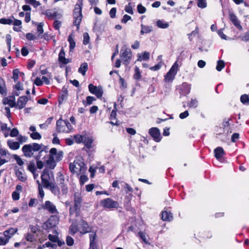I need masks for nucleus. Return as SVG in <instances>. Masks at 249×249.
Listing matches in <instances>:
<instances>
[{
    "mask_svg": "<svg viewBox=\"0 0 249 249\" xmlns=\"http://www.w3.org/2000/svg\"><path fill=\"white\" fill-rule=\"evenodd\" d=\"M37 200L35 198H31L29 202V206L30 207H32L34 206H35L37 204Z\"/></svg>",
    "mask_w": 249,
    "mask_h": 249,
    "instance_id": "obj_57",
    "label": "nucleus"
},
{
    "mask_svg": "<svg viewBox=\"0 0 249 249\" xmlns=\"http://www.w3.org/2000/svg\"><path fill=\"white\" fill-rule=\"evenodd\" d=\"M240 101L243 104L249 105V96L247 94L242 95Z\"/></svg>",
    "mask_w": 249,
    "mask_h": 249,
    "instance_id": "obj_38",
    "label": "nucleus"
},
{
    "mask_svg": "<svg viewBox=\"0 0 249 249\" xmlns=\"http://www.w3.org/2000/svg\"><path fill=\"white\" fill-rule=\"evenodd\" d=\"M149 133L156 142L161 141V136L160 130L157 127H152L149 130Z\"/></svg>",
    "mask_w": 249,
    "mask_h": 249,
    "instance_id": "obj_9",
    "label": "nucleus"
},
{
    "mask_svg": "<svg viewBox=\"0 0 249 249\" xmlns=\"http://www.w3.org/2000/svg\"><path fill=\"white\" fill-rule=\"evenodd\" d=\"M61 192L63 195H66L68 192V188L65 184L60 185Z\"/></svg>",
    "mask_w": 249,
    "mask_h": 249,
    "instance_id": "obj_54",
    "label": "nucleus"
},
{
    "mask_svg": "<svg viewBox=\"0 0 249 249\" xmlns=\"http://www.w3.org/2000/svg\"><path fill=\"white\" fill-rule=\"evenodd\" d=\"M197 6L200 8H204L207 7L206 0H197Z\"/></svg>",
    "mask_w": 249,
    "mask_h": 249,
    "instance_id": "obj_42",
    "label": "nucleus"
},
{
    "mask_svg": "<svg viewBox=\"0 0 249 249\" xmlns=\"http://www.w3.org/2000/svg\"><path fill=\"white\" fill-rule=\"evenodd\" d=\"M31 232L33 233H37L39 231L38 227L37 226H30Z\"/></svg>",
    "mask_w": 249,
    "mask_h": 249,
    "instance_id": "obj_58",
    "label": "nucleus"
},
{
    "mask_svg": "<svg viewBox=\"0 0 249 249\" xmlns=\"http://www.w3.org/2000/svg\"><path fill=\"white\" fill-rule=\"evenodd\" d=\"M95 100L94 97L89 96L87 97L86 100L83 101V104L85 106L90 105L92 103L93 101Z\"/></svg>",
    "mask_w": 249,
    "mask_h": 249,
    "instance_id": "obj_31",
    "label": "nucleus"
},
{
    "mask_svg": "<svg viewBox=\"0 0 249 249\" xmlns=\"http://www.w3.org/2000/svg\"><path fill=\"white\" fill-rule=\"evenodd\" d=\"M0 23L2 24L11 25L13 24V20L9 18H2L0 19Z\"/></svg>",
    "mask_w": 249,
    "mask_h": 249,
    "instance_id": "obj_45",
    "label": "nucleus"
},
{
    "mask_svg": "<svg viewBox=\"0 0 249 249\" xmlns=\"http://www.w3.org/2000/svg\"><path fill=\"white\" fill-rule=\"evenodd\" d=\"M30 136L33 140H40L41 138V135L37 132H32L30 134Z\"/></svg>",
    "mask_w": 249,
    "mask_h": 249,
    "instance_id": "obj_44",
    "label": "nucleus"
},
{
    "mask_svg": "<svg viewBox=\"0 0 249 249\" xmlns=\"http://www.w3.org/2000/svg\"><path fill=\"white\" fill-rule=\"evenodd\" d=\"M28 100V98L25 96H20L17 102V106L18 107L19 109H21L24 107L27 101Z\"/></svg>",
    "mask_w": 249,
    "mask_h": 249,
    "instance_id": "obj_16",
    "label": "nucleus"
},
{
    "mask_svg": "<svg viewBox=\"0 0 249 249\" xmlns=\"http://www.w3.org/2000/svg\"><path fill=\"white\" fill-rule=\"evenodd\" d=\"M214 156L216 159L219 160L225 154L223 149L221 147H218L214 150Z\"/></svg>",
    "mask_w": 249,
    "mask_h": 249,
    "instance_id": "obj_23",
    "label": "nucleus"
},
{
    "mask_svg": "<svg viewBox=\"0 0 249 249\" xmlns=\"http://www.w3.org/2000/svg\"><path fill=\"white\" fill-rule=\"evenodd\" d=\"M25 239L27 241L33 242L35 240V237L33 234L28 233L25 236Z\"/></svg>",
    "mask_w": 249,
    "mask_h": 249,
    "instance_id": "obj_52",
    "label": "nucleus"
},
{
    "mask_svg": "<svg viewBox=\"0 0 249 249\" xmlns=\"http://www.w3.org/2000/svg\"><path fill=\"white\" fill-rule=\"evenodd\" d=\"M89 42V36L88 33H84L83 34V44H88Z\"/></svg>",
    "mask_w": 249,
    "mask_h": 249,
    "instance_id": "obj_46",
    "label": "nucleus"
},
{
    "mask_svg": "<svg viewBox=\"0 0 249 249\" xmlns=\"http://www.w3.org/2000/svg\"><path fill=\"white\" fill-rule=\"evenodd\" d=\"M53 194L55 196H59L60 194L59 188L54 182H53L51 185H49V188Z\"/></svg>",
    "mask_w": 249,
    "mask_h": 249,
    "instance_id": "obj_21",
    "label": "nucleus"
},
{
    "mask_svg": "<svg viewBox=\"0 0 249 249\" xmlns=\"http://www.w3.org/2000/svg\"><path fill=\"white\" fill-rule=\"evenodd\" d=\"M53 138L52 141V142L53 144H59L60 143V140L58 139V138L57 137V135L56 133H53Z\"/></svg>",
    "mask_w": 249,
    "mask_h": 249,
    "instance_id": "obj_61",
    "label": "nucleus"
},
{
    "mask_svg": "<svg viewBox=\"0 0 249 249\" xmlns=\"http://www.w3.org/2000/svg\"><path fill=\"white\" fill-rule=\"evenodd\" d=\"M78 231V227L75 224H71L70 227L69 229V232L71 234L73 235L75 234Z\"/></svg>",
    "mask_w": 249,
    "mask_h": 249,
    "instance_id": "obj_32",
    "label": "nucleus"
},
{
    "mask_svg": "<svg viewBox=\"0 0 249 249\" xmlns=\"http://www.w3.org/2000/svg\"><path fill=\"white\" fill-rule=\"evenodd\" d=\"M156 24L158 27L162 29L167 28L169 26L167 22L161 20H158Z\"/></svg>",
    "mask_w": 249,
    "mask_h": 249,
    "instance_id": "obj_29",
    "label": "nucleus"
},
{
    "mask_svg": "<svg viewBox=\"0 0 249 249\" xmlns=\"http://www.w3.org/2000/svg\"><path fill=\"white\" fill-rule=\"evenodd\" d=\"M63 152L57 151L55 148H52L50 150L48 159L46 163L50 169H53L56 166V162L61 160L63 157Z\"/></svg>",
    "mask_w": 249,
    "mask_h": 249,
    "instance_id": "obj_1",
    "label": "nucleus"
},
{
    "mask_svg": "<svg viewBox=\"0 0 249 249\" xmlns=\"http://www.w3.org/2000/svg\"><path fill=\"white\" fill-rule=\"evenodd\" d=\"M19 71L18 69H15L13 71V79L16 81L18 78Z\"/></svg>",
    "mask_w": 249,
    "mask_h": 249,
    "instance_id": "obj_49",
    "label": "nucleus"
},
{
    "mask_svg": "<svg viewBox=\"0 0 249 249\" xmlns=\"http://www.w3.org/2000/svg\"><path fill=\"white\" fill-rule=\"evenodd\" d=\"M43 146L42 144H38L37 143H33L31 144V146L33 151H39Z\"/></svg>",
    "mask_w": 249,
    "mask_h": 249,
    "instance_id": "obj_39",
    "label": "nucleus"
},
{
    "mask_svg": "<svg viewBox=\"0 0 249 249\" xmlns=\"http://www.w3.org/2000/svg\"><path fill=\"white\" fill-rule=\"evenodd\" d=\"M17 140L18 141L19 143H22L27 142L28 137L25 136L19 135Z\"/></svg>",
    "mask_w": 249,
    "mask_h": 249,
    "instance_id": "obj_50",
    "label": "nucleus"
},
{
    "mask_svg": "<svg viewBox=\"0 0 249 249\" xmlns=\"http://www.w3.org/2000/svg\"><path fill=\"white\" fill-rule=\"evenodd\" d=\"M45 15L49 18H56L57 17V14L56 12H53L51 10H47L45 12Z\"/></svg>",
    "mask_w": 249,
    "mask_h": 249,
    "instance_id": "obj_34",
    "label": "nucleus"
},
{
    "mask_svg": "<svg viewBox=\"0 0 249 249\" xmlns=\"http://www.w3.org/2000/svg\"><path fill=\"white\" fill-rule=\"evenodd\" d=\"M69 168L71 173L77 175L84 173L87 170L86 164L84 163L83 159L80 158H76L73 162L71 163Z\"/></svg>",
    "mask_w": 249,
    "mask_h": 249,
    "instance_id": "obj_2",
    "label": "nucleus"
},
{
    "mask_svg": "<svg viewBox=\"0 0 249 249\" xmlns=\"http://www.w3.org/2000/svg\"><path fill=\"white\" fill-rule=\"evenodd\" d=\"M41 179L43 187L49 188V185L54 182V177L53 172L44 170L41 176Z\"/></svg>",
    "mask_w": 249,
    "mask_h": 249,
    "instance_id": "obj_5",
    "label": "nucleus"
},
{
    "mask_svg": "<svg viewBox=\"0 0 249 249\" xmlns=\"http://www.w3.org/2000/svg\"><path fill=\"white\" fill-rule=\"evenodd\" d=\"M189 114L188 111L187 110H186L184 112L181 113L179 114V117L181 119H184L187 118L189 116Z\"/></svg>",
    "mask_w": 249,
    "mask_h": 249,
    "instance_id": "obj_62",
    "label": "nucleus"
},
{
    "mask_svg": "<svg viewBox=\"0 0 249 249\" xmlns=\"http://www.w3.org/2000/svg\"><path fill=\"white\" fill-rule=\"evenodd\" d=\"M22 151L26 157L30 158L33 155L31 144H25L22 148Z\"/></svg>",
    "mask_w": 249,
    "mask_h": 249,
    "instance_id": "obj_14",
    "label": "nucleus"
},
{
    "mask_svg": "<svg viewBox=\"0 0 249 249\" xmlns=\"http://www.w3.org/2000/svg\"><path fill=\"white\" fill-rule=\"evenodd\" d=\"M88 69V65L87 63L85 62L82 63L78 69V72L84 76L86 72Z\"/></svg>",
    "mask_w": 249,
    "mask_h": 249,
    "instance_id": "obj_25",
    "label": "nucleus"
},
{
    "mask_svg": "<svg viewBox=\"0 0 249 249\" xmlns=\"http://www.w3.org/2000/svg\"><path fill=\"white\" fill-rule=\"evenodd\" d=\"M13 157L14 158V159L16 160L17 163L19 165L22 166L23 165L24 162L17 155H14Z\"/></svg>",
    "mask_w": 249,
    "mask_h": 249,
    "instance_id": "obj_48",
    "label": "nucleus"
},
{
    "mask_svg": "<svg viewBox=\"0 0 249 249\" xmlns=\"http://www.w3.org/2000/svg\"><path fill=\"white\" fill-rule=\"evenodd\" d=\"M178 69V64L176 62L165 76L164 81L168 82L174 80Z\"/></svg>",
    "mask_w": 249,
    "mask_h": 249,
    "instance_id": "obj_7",
    "label": "nucleus"
},
{
    "mask_svg": "<svg viewBox=\"0 0 249 249\" xmlns=\"http://www.w3.org/2000/svg\"><path fill=\"white\" fill-rule=\"evenodd\" d=\"M141 27L142 30L141 31V34L142 35H143L144 33L147 34L150 33L152 31V27L151 26H146L142 24Z\"/></svg>",
    "mask_w": 249,
    "mask_h": 249,
    "instance_id": "obj_30",
    "label": "nucleus"
},
{
    "mask_svg": "<svg viewBox=\"0 0 249 249\" xmlns=\"http://www.w3.org/2000/svg\"><path fill=\"white\" fill-rule=\"evenodd\" d=\"M150 57V53L147 52H144L142 53V56H139L138 60L142 61V60H147L149 59Z\"/></svg>",
    "mask_w": 249,
    "mask_h": 249,
    "instance_id": "obj_33",
    "label": "nucleus"
},
{
    "mask_svg": "<svg viewBox=\"0 0 249 249\" xmlns=\"http://www.w3.org/2000/svg\"><path fill=\"white\" fill-rule=\"evenodd\" d=\"M49 239L53 242H56L58 240V236L56 235L49 234L48 235Z\"/></svg>",
    "mask_w": 249,
    "mask_h": 249,
    "instance_id": "obj_59",
    "label": "nucleus"
},
{
    "mask_svg": "<svg viewBox=\"0 0 249 249\" xmlns=\"http://www.w3.org/2000/svg\"><path fill=\"white\" fill-rule=\"evenodd\" d=\"M198 105V101L196 99H191L190 102L188 104L190 108H196Z\"/></svg>",
    "mask_w": 249,
    "mask_h": 249,
    "instance_id": "obj_43",
    "label": "nucleus"
},
{
    "mask_svg": "<svg viewBox=\"0 0 249 249\" xmlns=\"http://www.w3.org/2000/svg\"><path fill=\"white\" fill-rule=\"evenodd\" d=\"M82 0H78V2L76 4L73 11V17L74 18L73 24L77 27V29L79 28L82 20Z\"/></svg>",
    "mask_w": 249,
    "mask_h": 249,
    "instance_id": "obj_3",
    "label": "nucleus"
},
{
    "mask_svg": "<svg viewBox=\"0 0 249 249\" xmlns=\"http://www.w3.org/2000/svg\"><path fill=\"white\" fill-rule=\"evenodd\" d=\"M124 10L126 12L131 15L133 14L132 7L131 6L130 3H129L128 5H125Z\"/></svg>",
    "mask_w": 249,
    "mask_h": 249,
    "instance_id": "obj_53",
    "label": "nucleus"
},
{
    "mask_svg": "<svg viewBox=\"0 0 249 249\" xmlns=\"http://www.w3.org/2000/svg\"><path fill=\"white\" fill-rule=\"evenodd\" d=\"M229 18L233 24L239 30H242L243 28L240 24V22L239 20L237 17L233 13H230L229 14Z\"/></svg>",
    "mask_w": 249,
    "mask_h": 249,
    "instance_id": "obj_11",
    "label": "nucleus"
},
{
    "mask_svg": "<svg viewBox=\"0 0 249 249\" xmlns=\"http://www.w3.org/2000/svg\"><path fill=\"white\" fill-rule=\"evenodd\" d=\"M58 60L60 63L65 65L71 62L69 59L65 58V53L63 48L61 49L60 52L59 53Z\"/></svg>",
    "mask_w": 249,
    "mask_h": 249,
    "instance_id": "obj_15",
    "label": "nucleus"
},
{
    "mask_svg": "<svg viewBox=\"0 0 249 249\" xmlns=\"http://www.w3.org/2000/svg\"><path fill=\"white\" fill-rule=\"evenodd\" d=\"M173 218V214L170 212L164 211L161 214V219L163 221H170Z\"/></svg>",
    "mask_w": 249,
    "mask_h": 249,
    "instance_id": "obj_22",
    "label": "nucleus"
},
{
    "mask_svg": "<svg viewBox=\"0 0 249 249\" xmlns=\"http://www.w3.org/2000/svg\"><path fill=\"white\" fill-rule=\"evenodd\" d=\"M96 237V233L93 232L89 234L90 249H97L96 243L95 242Z\"/></svg>",
    "mask_w": 249,
    "mask_h": 249,
    "instance_id": "obj_19",
    "label": "nucleus"
},
{
    "mask_svg": "<svg viewBox=\"0 0 249 249\" xmlns=\"http://www.w3.org/2000/svg\"><path fill=\"white\" fill-rule=\"evenodd\" d=\"M225 67V62L223 60H218L217 62L216 69L217 71H221Z\"/></svg>",
    "mask_w": 249,
    "mask_h": 249,
    "instance_id": "obj_37",
    "label": "nucleus"
},
{
    "mask_svg": "<svg viewBox=\"0 0 249 249\" xmlns=\"http://www.w3.org/2000/svg\"><path fill=\"white\" fill-rule=\"evenodd\" d=\"M7 143L10 148L12 150H17L19 148L20 145L18 142L8 141Z\"/></svg>",
    "mask_w": 249,
    "mask_h": 249,
    "instance_id": "obj_24",
    "label": "nucleus"
},
{
    "mask_svg": "<svg viewBox=\"0 0 249 249\" xmlns=\"http://www.w3.org/2000/svg\"><path fill=\"white\" fill-rule=\"evenodd\" d=\"M88 87L89 91L91 93L95 94L97 98H100L102 97L103 95V90L101 88L99 87H97L94 86L92 84H89Z\"/></svg>",
    "mask_w": 249,
    "mask_h": 249,
    "instance_id": "obj_10",
    "label": "nucleus"
},
{
    "mask_svg": "<svg viewBox=\"0 0 249 249\" xmlns=\"http://www.w3.org/2000/svg\"><path fill=\"white\" fill-rule=\"evenodd\" d=\"M80 208L76 207L75 205L72 207H71L69 209L70 215L75 213L76 216H78L79 215Z\"/></svg>",
    "mask_w": 249,
    "mask_h": 249,
    "instance_id": "obj_27",
    "label": "nucleus"
},
{
    "mask_svg": "<svg viewBox=\"0 0 249 249\" xmlns=\"http://www.w3.org/2000/svg\"><path fill=\"white\" fill-rule=\"evenodd\" d=\"M74 140L77 143H81L84 142L85 137L80 135H76L73 137Z\"/></svg>",
    "mask_w": 249,
    "mask_h": 249,
    "instance_id": "obj_41",
    "label": "nucleus"
},
{
    "mask_svg": "<svg viewBox=\"0 0 249 249\" xmlns=\"http://www.w3.org/2000/svg\"><path fill=\"white\" fill-rule=\"evenodd\" d=\"M120 57L125 65H128L132 58V53L130 49L126 45L122 47L121 50Z\"/></svg>",
    "mask_w": 249,
    "mask_h": 249,
    "instance_id": "obj_6",
    "label": "nucleus"
},
{
    "mask_svg": "<svg viewBox=\"0 0 249 249\" xmlns=\"http://www.w3.org/2000/svg\"><path fill=\"white\" fill-rule=\"evenodd\" d=\"M56 181L59 185L65 184L64 177L60 172H58L57 174Z\"/></svg>",
    "mask_w": 249,
    "mask_h": 249,
    "instance_id": "obj_28",
    "label": "nucleus"
},
{
    "mask_svg": "<svg viewBox=\"0 0 249 249\" xmlns=\"http://www.w3.org/2000/svg\"><path fill=\"white\" fill-rule=\"evenodd\" d=\"M56 127L58 133H69L72 128L71 124L68 121L61 119L56 122Z\"/></svg>",
    "mask_w": 249,
    "mask_h": 249,
    "instance_id": "obj_4",
    "label": "nucleus"
},
{
    "mask_svg": "<svg viewBox=\"0 0 249 249\" xmlns=\"http://www.w3.org/2000/svg\"><path fill=\"white\" fill-rule=\"evenodd\" d=\"M68 41L70 43V50L71 51L75 47V42L71 36H69L68 38Z\"/></svg>",
    "mask_w": 249,
    "mask_h": 249,
    "instance_id": "obj_40",
    "label": "nucleus"
},
{
    "mask_svg": "<svg viewBox=\"0 0 249 249\" xmlns=\"http://www.w3.org/2000/svg\"><path fill=\"white\" fill-rule=\"evenodd\" d=\"M15 174L18 179L22 182H25L27 180V177L25 174L19 169L15 171Z\"/></svg>",
    "mask_w": 249,
    "mask_h": 249,
    "instance_id": "obj_20",
    "label": "nucleus"
},
{
    "mask_svg": "<svg viewBox=\"0 0 249 249\" xmlns=\"http://www.w3.org/2000/svg\"><path fill=\"white\" fill-rule=\"evenodd\" d=\"M66 243L69 246H72L74 244L73 239L71 237L68 236L66 238Z\"/></svg>",
    "mask_w": 249,
    "mask_h": 249,
    "instance_id": "obj_51",
    "label": "nucleus"
},
{
    "mask_svg": "<svg viewBox=\"0 0 249 249\" xmlns=\"http://www.w3.org/2000/svg\"><path fill=\"white\" fill-rule=\"evenodd\" d=\"M101 205L103 207L108 209L117 208L119 207L118 203L110 198H106L101 201Z\"/></svg>",
    "mask_w": 249,
    "mask_h": 249,
    "instance_id": "obj_8",
    "label": "nucleus"
},
{
    "mask_svg": "<svg viewBox=\"0 0 249 249\" xmlns=\"http://www.w3.org/2000/svg\"><path fill=\"white\" fill-rule=\"evenodd\" d=\"M58 221L59 218L57 216L52 215L46 221L45 224L48 228H52L58 224Z\"/></svg>",
    "mask_w": 249,
    "mask_h": 249,
    "instance_id": "obj_13",
    "label": "nucleus"
},
{
    "mask_svg": "<svg viewBox=\"0 0 249 249\" xmlns=\"http://www.w3.org/2000/svg\"><path fill=\"white\" fill-rule=\"evenodd\" d=\"M93 139L92 138H86L85 137L84 143L85 144V146L86 148L89 149L92 147V142H93Z\"/></svg>",
    "mask_w": 249,
    "mask_h": 249,
    "instance_id": "obj_26",
    "label": "nucleus"
},
{
    "mask_svg": "<svg viewBox=\"0 0 249 249\" xmlns=\"http://www.w3.org/2000/svg\"><path fill=\"white\" fill-rule=\"evenodd\" d=\"M116 8H114V7L111 8L109 12L110 17L112 18H114L116 16Z\"/></svg>",
    "mask_w": 249,
    "mask_h": 249,
    "instance_id": "obj_63",
    "label": "nucleus"
},
{
    "mask_svg": "<svg viewBox=\"0 0 249 249\" xmlns=\"http://www.w3.org/2000/svg\"><path fill=\"white\" fill-rule=\"evenodd\" d=\"M27 169L32 173L36 171L34 161H31L29 162L27 166Z\"/></svg>",
    "mask_w": 249,
    "mask_h": 249,
    "instance_id": "obj_35",
    "label": "nucleus"
},
{
    "mask_svg": "<svg viewBox=\"0 0 249 249\" xmlns=\"http://www.w3.org/2000/svg\"><path fill=\"white\" fill-rule=\"evenodd\" d=\"M10 136L15 137L18 136V130L16 128H13L10 132Z\"/></svg>",
    "mask_w": 249,
    "mask_h": 249,
    "instance_id": "obj_55",
    "label": "nucleus"
},
{
    "mask_svg": "<svg viewBox=\"0 0 249 249\" xmlns=\"http://www.w3.org/2000/svg\"><path fill=\"white\" fill-rule=\"evenodd\" d=\"M12 196L14 200H18L19 199V194L17 191H14L12 193Z\"/></svg>",
    "mask_w": 249,
    "mask_h": 249,
    "instance_id": "obj_60",
    "label": "nucleus"
},
{
    "mask_svg": "<svg viewBox=\"0 0 249 249\" xmlns=\"http://www.w3.org/2000/svg\"><path fill=\"white\" fill-rule=\"evenodd\" d=\"M18 230L17 228H10L3 232V235L7 238L9 240L11 237L14 235L17 231Z\"/></svg>",
    "mask_w": 249,
    "mask_h": 249,
    "instance_id": "obj_17",
    "label": "nucleus"
},
{
    "mask_svg": "<svg viewBox=\"0 0 249 249\" xmlns=\"http://www.w3.org/2000/svg\"><path fill=\"white\" fill-rule=\"evenodd\" d=\"M43 208L48 210L51 213H58L56 206L50 201H46Z\"/></svg>",
    "mask_w": 249,
    "mask_h": 249,
    "instance_id": "obj_12",
    "label": "nucleus"
},
{
    "mask_svg": "<svg viewBox=\"0 0 249 249\" xmlns=\"http://www.w3.org/2000/svg\"><path fill=\"white\" fill-rule=\"evenodd\" d=\"M135 73L133 78L136 80H139L141 77V73L138 67H136L134 69Z\"/></svg>",
    "mask_w": 249,
    "mask_h": 249,
    "instance_id": "obj_36",
    "label": "nucleus"
},
{
    "mask_svg": "<svg viewBox=\"0 0 249 249\" xmlns=\"http://www.w3.org/2000/svg\"><path fill=\"white\" fill-rule=\"evenodd\" d=\"M43 23H39L37 27V30L38 33V36L43 33Z\"/></svg>",
    "mask_w": 249,
    "mask_h": 249,
    "instance_id": "obj_56",
    "label": "nucleus"
},
{
    "mask_svg": "<svg viewBox=\"0 0 249 249\" xmlns=\"http://www.w3.org/2000/svg\"><path fill=\"white\" fill-rule=\"evenodd\" d=\"M241 38L244 41H249V32L246 33Z\"/></svg>",
    "mask_w": 249,
    "mask_h": 249,
    "instance_id": "obj_64",
    "label": "nucleus"
},
{
    "mask_svg": "<svg viewBox=\"0 0 249 249\" xmlns=\"http://www.w3.org/2000/svg\"><path fill=\"white\" fill-rule=\"evenodd\" d=\"M137 10L139 13L143 14L146 12V9L145 7L143 6L141 4H139L137 6Z\"/></svg>",
    "mask_w": 249,
    "mask_h": 249,
    "instance_id": "obj_47",
    "label": "nucleus"
},
{
    "mask_svg": "<svg viewBox=\"0 0 249 249\" xmlns=\"http://www.w3.org/2000/svg\"><path fill=\"white\" fill-rule=\"evenodd\" d=\"M74 203L76 207L81 208L82 202V197L78 193H75L74 195Z\"/></svg>",
    "mask_w": 249,
    "mask_h": 249,
    "instance_id": "obj_18",
    "label": "nucleus"
}]
</instances>
